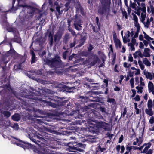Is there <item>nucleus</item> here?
Wrapping results in <instances>:
<instances>
[{"label":"nucleus","mask_w":154,"mask_h":154,"mask_svg":"<svg viewBox=\"0 0 154 154\" xmlns=\"http://www.w3.org/2000/svg\"><path fill=\"white\" fill-rule=\"evenodd\" d=\"M20 118V115L18 113H16L12 116V119L14 121H18Z\"/></svg>","instance_id":"obj_18"},{"label":"nucleus","mask_w":154,"mask_h":154,"mask_svg":"<svg viewBox=\"0 0 154 154\" xmlns=\"http://www.w3.org/2000/svg\"><path fill=\"white\" fill-rule=\"evenodd\" d=\"M88 126V128L90 131L93 132H97L99 129L98 125L96 124L93 123H90Z\"/></svg>","instance_id":"obj_12"},{"label":"nucleus","mask_w":154,"mask_h":154,"mask_svg":"<svg viewBox=\"0 0 154 154\" xmlns=\"http://www.w3.org/2000/svg\"><path fill=\"white\" fill-rule=\"evenodd\" d=\"M45 144L47 146L53 149H54L56 148V145L57 144V142L55 140V138L53 137L52 139H51L48 142H47Z\"/></svg>","instance_id":"obj_11"},{"label":"nucleus","mask_w":154,"mask_h":154,"mask_svg":"<svg viewBox=\"0 0 154 154\" xmlns=\"http://www.w3.org/2000/svg\"><path fill=\"white\" fill-rule=\"evenodd\" d=\"M21 40V38L17 35H14L13 42H15L19 43Z\"/></svg>","instance_id":"obj_30"},{"label":"nucleus","mask_w":154,"mask_h":154,"mask_svg":"<svg viewBox=\"0 0 154 154\" xmlns=\"http://www.w3.org/2000/svg\"><path fill=\"white\" fill-rule=\"evenodd\" d=\"M30 53L31 55V64H32L36 62L37 60V59L36 57L35 54L33 51L31 50Z\"/></svg>","instance_id":"obj_15"},{"label":"nucleus","mask_w":154,"mask_h":154,"mask_svg":"<svg viewBox=\"0 0 154 154\" xmlns=\"http://www.w3.org/2000/svg\"><path fill=\"white\" fill-rule=\"evenodd\" d=\"M17 10V8L16 7H14V5L12 4V7L9 10V11L11 12L14 13Z\"/></svg>","instance_id":"obj_46"},{"label":"nucleus","mask_w":154,"mask_h":154,"mask_svg":"<svg viewBox=\"0 0 154 154\" xmlns=\"http://www.w3.org/2000/svg\"><path fill=\"white\" fill-rule=\"evenodd\" d=\"M89 100L92 102H100V97L98 96H92L90 97Z\"/></svg>","instance_id":"obj_21"},{"label":"nucleus","mask_w":154,"mask_h":154,"mask_svg":"<svg viewBox=\"0 0 154 154\" xmlns=\"http://www.w3.org/2000/svg\"><path fill=\"white\" fill-rule=\"evenodd\" d=\"M48 35V41H49V44L51 46L53 43V35L50 30L48 29L47 32L45 33V37H46Z\"/></svg>","instance_id":"obj_9"},{"label":"nucleus","mask_w":154,"mask_h":154,"mask_svg":"<svg viewBox=\"0 0 154 154\" xmlns=\"http://www.w3.org/2000/svg\"><path fill=\"white\" fill-rule=\"evenodd\" d=\"M79 41H80L79 44L77 46L78 47H80L84 45L85 41L81 38Z\"/></svg>","instance_id":"obj_42"},{"label":"nucleus","mask_w":154,"mask_h":154,"mask_svg":"<svg viewBox=\"0 0 154 154\" xmlns=\"http://www.w3.org/2000/svg\"><path fill=\"white\" fill-rule=\"evenodd\" d=\"M14 51H15V50L14 48H10L9 51H7L4 55L3 57L2 58V60L4 61L6 58L10 56H12Z\"/></svg>","instance_id":"obj_13"},{"label":"nucleus","mask_w":154,"mask_h":154,"mask_svg":"<svg viewBox=\"0 0 154 154\" xmlns=\"http://www.w3.org/2000/svg\"><path fill=\"white\" fill-rule=\"evenodd\" d=\"M145 112L150 116H152L153 114L152 109H145Z\"/></svg>","instance_id":"obj_34"},{"label":"nucleus","mask_w":154,"mask_h":154,"mask_svg":"<svg viewBox=\"0 0 154 154\" xmlns=\"http://www.w3.org/2000/svg\"><path fill=\"white\" fill-rule=\"evenodd\" d=\"M88 52H91L92 50L94 48V47L91 44H90L89 46L88 47Z\"/></svg>","instance_id":"obj_52"},{"label":"nucleus","mask_w":154,"mask_h":154,"mask_svg":"<svg viewBox=\"0 0 154 154\" xmlns=\"http://www.w3.org/2000/svg\"><path fill=\"white\" fill-rule=\"evenodd\" d=\"M112 34L114 41L115 40H116L117 39H118L117 38V35L115 31L113 32Z\"/></svg>","instance_id":"obj_61"},{"label":"nucleus","mask_w":154,"mask_h":154,"mask_svg":"<svg viewBox=\"0 0 154 154\" xmlns=\"http://www.w3.org/2000/svg\"><path fill=\"white\" fill-rule=\"evenodd\" d=\"M81 23H74L73 25L75 28L78 31H80L82 29V26Z\"/></svg>","instance_id":"obj_26"},{"label":"nucleus","mask_w":154,"mask_h":154,"mask_svg":"<svg viewBox=\"0 0 154 154\" xmlns=\"http://www.w3.org/2000/svg\"><path fill=\"white\" fill-rule=\"evenodd\" d=\"M62 89L64 91L69 92V87L64 85L62 87Z\"/></svg>","instance_id":"obj_43"},{"label":"nucleus","mask_w":154,"mask_h":154,"mask_svg":"<svg viewBox=\"0 0 154 154\" xmlns=\"http://www.w3.org/2000/svg\"><path fill=\"white\" fill-rule=\"evenodd\" d=\"M90 108L88 109L87 111H82L83 112H85L83 113V114H80V113L81 110H79V115H80V116L81 117H82L84 116V114H85L86 113H87L88 116V117L90 119H94V110L93 111V110H91L90 112H88V111L89 110V109Z\"/></svg>","instance_id":"obj_8"},{"label":"nucleus","mask_w":154,"mask_h":154,"mask_svg":"<svg viewBox=\"0 0 154 154\" xmlns=\"http://www.w3.org/2000/svg\"><path fill=\"white\" fill-rule=\"evenodd\" d=\"M113 59L111 63V65L113 66L114 65L116 61V53H115L113 54Z\"/></svg>","instance_id":"obj_37"},{"label":"nucleus","mask_w":154,"mask_h":154,"mask_svg":"<svg viewBox=\"0 0 154 154\" xmlns=\"http://www.w3.org/2000/svg\"><path fill=\"white\" fill-rule=\"evenodd\" d=\"M66 146L69 147V149L77 150L79 152L83 151V150L79 147L82 148L84 146L83 145L82 143L72 142L68 143Z\"/></svg>","instance_id":"obj_6"},{"label":"nucleus","mask_w":154,"mask_h":154,"mask_svg":"<svg viewBox=\"0 0 154 154\" xmlns=\"http://www.w3.org/2000/svg\"><path fill=\"white\" fill-rule=\"evenodd\" d=\"M132 149V146H127L126 147V149L127 150V151H126V152H127L129 153V152H131V150Z\"/></svg>","instance_id":"obj_55"},{"label":"nucleus","mask_w":154,"mask_h":154,"mask_svg":"<svg viewBox=\"0 0 154 154\" xmlns=\"http://www.w3.org/2000/svg\"><path fill=\"white\" fill-rule=\"evenodd\" d=\"M14 138L18 140L20 143H17V146H20L24 148V149H35V146L33 145L30 144L28 142L23 141L20 139H18L16 137H14Z\"/></svg>","instance_id":"obj_7"},{"label":"nucleus","mask_w":154,"mask_h":154,"mask_svg":"<svg viewBox=\"0 0 154 154\" xmlns=\"http://www.w3.org/2000/svg\"><path fill=\"white\" fill-rule=\"evenodd\" d=\"M144 75L147 79H149L150 80L152 79V76L150 72H144Z\"/></svg>","instance_id":"obj_31"},{"label":"nucleus","mask_w":154,"mask_h":154,"mask_svg":"<svg viewBox=\"0 0 154 154\" xmlns=\"http://www.w3.org/2000/svg\"><path fill=\"white\" fill-rule=\"evenodd\" d=\"M98 127L104 129L105 130L107 129L108 125L107 123L104 122H99L98 124Z\"/></svg>","instance_id":"obj_17"},{"label":"nucleus","mask_w":154,"mask_h":154,"mask_svg":"<svg viewBox=\"0 0 154 154\" xmlns=\"http://www.w3.org/2000/svg\"><path fill=\"white\" fill-rule=\"evenodd\" d=\"M69 92H73V90L75 89H76V88L75 86H74L72 87H69Z\"/></svg>","instance_id":"obj_58"},{"label":"nucleus","mask_w":154,"mask_h":154,"mask_svg":"<svg viewBox=\"0 0 154 154\" xmlns=\"http://www.w3.org/2000/svg\"><path fill=\"white\" fill-rule=\"evenodd\" d=\"M62 35L60 33H57L54 36V41L56 42L60 41L62 37Z\"/></svg>","instance_id":"obj_20"},{"label":"nucleus","mask_w":154,"mask_h":154,"mask_svg":"<svg viewBox=\"0 0 154 154\" xmlns=\"http://www.w3.org/2000/svg\"><path fill=\"white\" fill-rule=\"evenodd\" d=\"M3 113L4 116L7 117H9L11 115L10 112L8 111H4Z\"/></svg>","instance_id":"obj_45"},{"label":"nucleus","mask_w":154,"mask_h":154,"mask_svg":"<svg viewBox=\"0 0 154 154\" xmlns=\"http://www.w3.org/2000/svg\"><path fill=\"white\" fill-rule=\"evenodd\" d=\"M106 150V149L105 148H102L100 145H99L98 147L96 149V152L97 153L99 151H100L101 152H103L104 151Z\"/></svg>","instance_id":"obj_28"},{"label":"nucleus","mask_w":154,"mask_h":154,"mask_svg":"<svg viewBox=\"0 0 154 154\" xmlns=\"http://www.w3.org/2000/svg\"><path fill=\"white\" fill-rule=\"evenodd\" d=\"M150 24V21L149 18L147 19L146 21V23L144 25L145 27L148 28Z\"/></svg>","instance_id":"obj_56"},{"label":"nucleus","mask_w":154,"mask_h":154,"mask_svg":"<svg viewBox=\"0 0 154 154\" xmlns=\"http://www.w3.org/2000/svg\"><path fill=\"white\" fill-rule=\"evenodd\" d=\"M100 28H99L98 27V28H97V27H96L95 26H92V30L93 32H95L96 33L100 29Z\"/></svg>","instance_id":"obj_44"},{"label":"nucleus","mask_w":154,"mask_h":154,"mask_svg":"<svg viewBox=\"0 0 154 154\" xmlns=\"http://www.w3.org/2000/svg\"><path fill=\"white\" fill-rule=\"evenodd\" d=\"M122 13L123 16L125 17V19H127L128 18V15L126 12L125 11H122Z\"/></svg>","instance_id":"obj_59"},{"label":"nucleus","mask_w":154,"mask_h":154,"mask_svg":"<svg viewBox=\"0 0 154 154\" xmlns=\"http://www.w3.org/2000/svg\"><path fill=\"white\" fill-rule=\"evenodd\" d=\"M138 54V55L140 57H142L143 56V54L141 53L140 50L139 49L138 51H136L134 53L133 55L134 58L136 59L137 57V54Z\"/></svg>","instance_id":"obj_24"},{"label":"nucleus","mask_w":154,"mask_h":154,"mask_svg":"<svg viewBox=\"0 0 154 154\" xmlns=\"http://www.w3.org/2000/svg\"><path fill=\"white\" fill-rule=\"evenodd\" d=\"M45 61L46 64L51 68H54L56 73L59 74L62 73L61 71L57 70V68L61 67L62 64V60L58 55H56L54 58L51 59L48 58H46Z\"/></svg>","instance_id":"obj_2"},{"label":"nucleus","mask_w":154,"mask_h":154,"mask_svg":"<svg viewBox=\"0 0 154 154\" xmlns=\"http://www.w3.org/2000/svg\"><path fill=\"white\" fill-rule=\"evenodd\" d=\"M132 15L133 16V19L134 21V22H136V23H137L138 21V19L137 16L133 13H132Z\"/></svg>","instance_id":"obj_51"},{"label":"nucleus","mask_w":154,"mask_h":154,"mask_svg":"<svg viewBox=\"0 0 154 154\" xmlns=\"http://www.w3.org/2000/svg\"><path fill=\"white\" fill-rule=\"evenodd\" d=\"M150 49L147 48H146L144 49L143 54V56H144L146 57H148L150 56V55L149 54V51Z\"/></svg>","instance_id":"obj_23"},{"label":"nucleus","mask_w":154,"mask_h":154,"mask_svg":"<svg viewBox=\"0 0 154 154\" xmlns=\"http://www.w3.org/2000/svg\"><path fill=\"white\" fill-rule=\"evenodd\" d=\"M80 98H82L81 100L80 103L81 104H84L85 106L82 107L81 111H85L90 108L91 107H93L94 106V104L92 103H87L88 101V98L87 97H85L83 96H81Z\"/></svg>","instance_id":"obj_5"},{"label":"nucleus","mask_w":154,"mask_h":154,"mask_svg":"<svg viewBox=\"0 0 154 154\" xmlns=\"http://www.w3.org/2000/svg\"><path fill=\"white\" fill-rule=\"evenodd\" d=\"M84 80L91 82H94V79L89 78L88 77H85L84 78Z\"/></svg>","instance_id":"obj_50"},{"label":"nucleus","mask_w":154,"mask_h":154,"mask_svg":"<svg viewBox=\"0 0 154 154\" xmlns=\"http://www.w3.org/2000/svg\"><path fill=\"white\" fill-rule=\"evenodd\" d=\"M69 31L71 33V34L73 35V36H75V37H76L77 36V35L76 34L75 32V31L71 29H69Z\"/></svg>","instance_id":"obj_54"},{"label":"nucleus","mask_w":154,"mask_h":154,"mask_svg":"<svg viewBox=\"0 0 154 154\" xmlns=\"http://www.w3.org/2000/svg\"><path fill=\"white\" fill-rule=\"evenodd\" d=\"M20 56V54H19L17 53L15 51L14 52V53L11 57H13V58L15 59H16L18 58V57H19Z\"/></svg>","instance_id":"obj_39"},{"label":"nucleus","mask_w":154,"mask_h":154,"mask_svg":"<svg viewBox=\"0 0 154 154\" xmlns=\"http://www.w3.org/2000/svg\"><path fill=\"white\" fill-rule=\"evenodd\" d=\"M107 102L112 103L113 105L115 104L116 103L115 100L114 98H111L108 97L107 100Z\"/></svg>","instance_id":"obj_35"},{"label":"nucleus","mask_w":154,"mask_h":154,"mask_svg":"<svg viewBox=\"0 0 154 154\" xmlns=\"http://www.w3.org/2000/svg\"><path fill=\"white\" fill-rule=\"evenodd\" d=\"M32 131L33 132L32 135V137L38 139L37 141L41 143L44 142V143L45 144L51 139H53L54 136L53 135L49 134L46 132H42L41 133V134H39L37 133V132L35 130Z\"/></svg>","instance_id":"obj_3"},{"label":"nucleus","mask_w":154,"mask_h":154,"mask_svg":"<svg viewBox=\"0 0 154 154\" xmlns=\"http://www.w3.org/2000/svg\"><path fill=\"white\" fill-rule=\"evenodd\" d=\"M148 109L152 108V100L149 99L148 102Z\"/></svg>","instance_id":"obj_36"},{"label":"nucleus","mask_w":154,"mask_h":154,"mask_svg":"<svg viewBox=\"0 0 154 154\" xmlns=\"http://www.w3.org/2000/svg\"><path fill=\"white\" fill-rule=\"evenodd\" d=\"M60 6L58 5L57 6L56 8V11L58 12V15H60L62 14L63 12V11L62 10L61 11H60Z\"/></svg>","instance_id":"obj_40"},{"label":"nucleus","mask_w":154,"mask_h":154,"mask_svg":"<svg viewBox=\"0 0 154 154\" xmlns=\"http://www.w3.org/2000/svg\"><path fill=\"white\" fill-rule=\"evenodd\" d=\"M95 20L97 24V25L98 27L99 28L101 26V24L99 22V19L98 17H96Z\"/></svg>","instance_id":"obj_53"},{"label":"nucleus","mask_w":154,"mask_h":154,"mask_svg":"<svg viewBox=\"0 0 154 154\" xmlns=\"http://www.w3.org/2000/svg\"><path fill=\"white\" fill-rule=\"evenodd\" d=\"M148 88L149 92L152 90H154V85L151 81H149L148 84Z\"/></svg>","instance_id":"obj_32"},{"label":"nucleus","mask_w":154,"mask_h":154,"mask_svg":"<svg viewBox=\"0 0 154 154\" xmlns=\"http://www.w3.org/2000/svg\"><path fill=\"white\" fill-rule=\"evenodd\" d=\"M34 42L35 43L38 44L40 46H42L44 44L45 40L41 36L39 37H38L37 39L35 40Z\"/></svg>","instance_id":"obj_14"},{"label":"nucleus","mask_w":154,"mask_h":154,"mask_svg":"<svg viewBox=\"0 0 154 154\" xmlns=\"http://www.w3.org/2000/svg\"><path fill=\"white\" fill-rule=\"evenodd\" d=\"M114 42L116 45V49H118V47L121 48L122 47V44L119 39H117L116 40L114 41Z\"/></svg>","instance_id":"obj_25"},{"label":"nucleus","mask_w":154,"mask_h":154,"mask_svg":"<svg viewBox=\"0 0 154 154\" xmlns=\"http://www.w3.org/2000/svg\"><path fill=\"white\" fill-rule=\"evenodd\" d=\"M101 112L103 115L106 114V109L104 107L100 106L99 108Z\"/></svg>","instance_id":"obj_38"},{"label":"nucleus","mask_w":154,"mask_h":154,"mask_svg":"<svg viewBox=\"0 0 154 154\" xmlns=\"http://www.w3.org/2000/svg\"><path fill=\"white\" fill-rule=\"evenodd\" d=\"M89 54V53L87 51H82L81 52V55L82 56L87 57Z\"/></svg>","instance_id":"obj_47"},{"label":"nucleus","mask_w":154,"mask_h":154,"mask_svg":"<svg viewBox=\"0 0 154 154\" xmlns=\"http://www.w3.org/2000/svg\"><path fill=\"white\" fill-rule=\"evenodd\" d=\"M47 115L48 118L54 119L58 115L57 113L54 112H48L47 113Z\"/></svg>","instance_id":"obj_19"},{"label":"nucleus","mask_w":154,"mask_h":154,"mask_svg":"<svg viewBox=\"0 0 154 154\" xmlns=\"http://www.w3.org/2000/svg\"><path fill=\"white\" fill-rule=\"evenodd\" d=\"M149 122L150 124H152L154 123V117L152 116L149 120Z\"/></svg>","instance_id":"obj_64"},{"label":"nucleus","mask_w":154,"mask_h":154,"mask_svg":"<svg viewBox=\"0 0 154 154\" xmlns=\"http://www.w3.org/2000/svg\"><path fill=\"white\" fill-rule=\"evenodd\" d=\"M98 7V13L101 15L108 13L110 10L111 0H101Z\"/></svg>","instance_id":"obj_4"},{"label":"nucleus","mask_w":154,"mask_h":154,"mask_svg":"<svg viewBox=\"0 0 154 154\" xmlns=\"http://www.w3.org/2000/svg\"><path fill=\"white\" fill-rule=\"evenodd\" d=\"M94 119H100L102 118L101 115L98 112L94 110Z\"/></svg>","instance_id":"obj_22"},{"label":"nucleus","mask_w":154,"mask_h":154,"mask_svg":"<svg viewBox=\"0 0 154 154\" xmlns=\"http://www.w3.org/2000/svg\"><path fill=\"white\" fill-rule=\"evenodd\" d=\"M77 57V55L74 53H73L70 56L68 57V60H72L73 59H76Z\"/></svg>","instance_id":"obj_33"},{"label":"nucleus","mask_w":154,"mask_h":154,"mask_svg":"<svg viewBox=\"0 0 154 154\" xmlns=\"http://www.w3.org/2000/svg\"><path fill=\"white\" fill-rule=\"evenodd\" d=\"M97 54L100 56L101 57L106 56L104 53L101 51H98L97 52Z\"/></svg>","instance_id":"obj_62"},{"label":"nucleus","mask_w":154,"mask_h":154,"mask_svg":"<svg viewBox=\"0 0 154 154\" xmlns=\"http://www.w3.org/2000/svg\"><path fill=\"white\" fill-rule=\"evenodd\" d=\"M143 63L146 66H151V63L146 58H145L143 59Z\"/></svg>","instance_id":"obj_29"},{"label":"nucleus","mask_w":154,"mask_h":154,"mask_svg":"<svg viewBox=\"0 0 154 154\" xmlns=\"http://www.w3.org/2000/svg\"><path fill=\"white\" fill-rule=\"evenodd\" d=\"M96 1L97 0H88L87 3L89 4H91L92 5L93 4L96 3Z\"/></svg>","instance_id":"obj_57"},{"label":"nucleus","mask_w":154,"mask_h":154,"mask_svg":"<svg viewBox=\"0 0 154 154\" xmlns=\"http://www.w3.org/2000/svg\"><path fill=\"white\" fill-rule=\"evenodd\" d=\"M68 48L66 51H65L63 52L62 53V57L64 59L66 60L67 58V53L69 52L68 51Z\"/></svg>","instance_id":"obj_41"},{"label":"nucleus","mask_w":154,"mask_h":154,"mask_svg":"<svg viewBox=\"0 0 154 154\" xmlns=\"http://www.w3.org/2000/svg\"><path fill=\"white\" fill-rule=\"evenodd\" d=\"M134 71H133L131 72V70H130L128 72V75H129V76H130V77H132L134 76Z\"/></svg>","instance_id":"obj_63"},{"label":"nucleus","mask_w":154,"mask_h":154,"mask_svg":"<svg viewBox=\"0 0 154 154\" xmlns=\"http://www.w3.org/2000/svg\"><path fill=\"white\" fill-rule=\"evenodd\" d=\"M70 2H67L65 3L64 5L65 8H64L63 10L64 12L67 11L70 8Z\"/></svg>","instance_id":"obj_27"},{"label":"nucleus","mask_w":154,"mask_h":154,"mask_svg":"<svg viewBox=\"0 0 154 154\" xmlns=\"http://www.w3.org/2000/svg\"><path fill=\"white\" fill-rule=\"evenodd\" d=\"M127 108L126 107L124 108L123 112L121 114V116L122 115L123 117H124L127 113Z\"/></svg>","instance_id":"obj_60"},{"label":"nucleus","mask_w":154,"mask_h":154,"mask_svg":"<svg viewBox=\"0 0 154 154\" xmlns=\"http://www.w3.org/2000/svg\"><path fill=\"white\" fill-rule=\"evenodd\" d=\"M74 23H82V20L79 16L77 14L75 15L73 19Z\"/></svg>","instance_id":"obj_16"},{"label":"nucleus","mask_w":154,"mask_h":154,"mask_svg":"<svg viewBox=\"0 0 154 154\" xmlns=\"http://www.w3.org/2000/svg\"><path fill=\"white\" fill-rule=\"evenodd\" d=\"M69 38V33L65 34L64 38V40L65 42H67Z\"/></svg>","instance_id":"obj_49"},{"label":"nucleus","mask_w":154,"mask_h":154,"mask_svg":"<svg viewBox=\"0 0 154 154\" xmlns=\"http://www.w3.org/2000/svg\"><path fill=\"white\" fill-rule=\"evenodd\" d=\"M91 56L93 57V60L90 63L89 65L91 66H94L97 63H100L101 61L100 60L97 55L92 54Z\"/></svg>","instance_id":"obj_10"},{"label":"nucleus","mask_w":154,"mask_h":154,"mask_svg":"<svg viewBox=\"0 0 154 154\" xmlns=\"http://www.w3.org/2000/svg\"><path fill=\"white\" fill-rule=\"evenodd\" d=\"M144 38L148 41H150V40H152L153 39L152 38L150 37L147 34L144 36Z\"/></svg>","instance_id":"obj_48"},{"label":"nucleus","mask_w":154,"mask_h":154,"mask_svg":"<svg viewBox=\"0 0 154 154\" xmlns=\"http://www.w3.org/2000/svg\"><path fill=\"white\" fill-rule=\"evenodd\" d=\"M39 91L38 94L34 93L26 94H22L21 95L24 98L23 102L25 104L28 103L31 100L35 102H36L40 103L43 106H49L54 108H56L57 106H64L67 107L70 106L72 104L68 99L66 97H60L57 96H47V92L44 90H41Z\"/></svg>","instance_id":"obj_1"}]
</instances>
